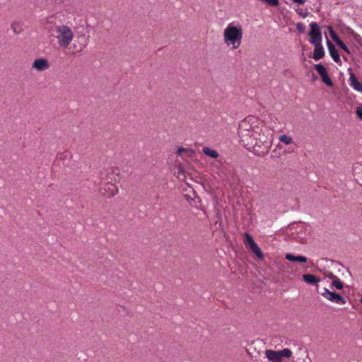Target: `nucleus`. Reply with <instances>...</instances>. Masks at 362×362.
Masks as SVG:
<instances>
[{
  "mask_svg": "<svg viewBox=\"0 0 362 362\" xmlns=\"http://www.w3.org/2000/svg\"><path fill=\"white\" fill-rule=\"evenodd\" d=\"M268 129L255 117L248 116L240 122L238 135L243 144L247 143L251 145L252 140L250 139L257 136L265 130L268 131Z\"/></svg>",
  "mask_w": 362,
  "mask_h": 362,
  "instance_id": "f257e3e1",
  "label": "nucleus"
},
{
  "mask_svg": "<svg viewBox=\"0 0 362 362\" xmlns=\"http://www.w3.org/2000/svg\"><path fill=\"white\" fill-rule=\"evenodd\" d=\"M251 145L247 143L243 144L249 150L252 151L256 156L263 157L266 156L272 144V134L268 129V131H264L257 135V136L252 137Z\"/></svg>",
  "mask_w": 362,
  "mask_h": 362,
  "instance_id": "f03ea898",
  "label": "nucleus"
},
{
  "mask_svg": "<svg viewBox=\"0 0 362 362\" xmlns=\"http://www.w3.org/2000/svg\"><path fill=\"white\" fill-rule=\"evenodd\" d=\"M242 37L243 29L241 26L236 27L231 23L224 30V42L228 46H231L233 49H236L240 46Z\"/></svg>",
  "mask_w": 362,
  "mask_h": 362,
  "instance_id": "7ed1b4c3",
  "label": "nucleus"
},
{
  "mask_svg": "<svg viewBox=\"0 0 362 362\" xmlns=\"http://www.w3.org/2000/svg\"><path fill=\"white\" fill-rule=\"evenodd\" d=\"M55 37L58 40V45L61 47H67L74 37V33L71 29L66 25H61L56 26Z\"/></svg>",
  "mask_w": 362,
  "mask_h": 362,
  "instance_id": "20e7f679",
  "label": "nucleus"
},
{
  "mask_svg": "<svg viewBox=\"0 0 362 362\" xmlns=\"http://www.w3.org/2000/svg\"><path fill=\"white\" fill-rule=\"evenodd\" d=\"M265 356L270 362H282L283 358H290L292 356V351L288 348L279 351L267 349Z\"/></svg>",
  "mask_w": 362,
  "mask_h": 362,
  "instance_id": "39448f33",
  "label": "nucleus"
},
{
  "mask_svg": "<svg viewBox=\"0 0 362 362\" xmlns=\"http://www.w3.org/2000/svg\"><path fill=\"white\" fill-rule=\"evenodd\" d=\"M243 242L246 247H247L252 252H254L259 259H262L264 258V255L262 250L258 247V245H257V243H255L252 236L250 234H249L248 233H245L244 234Z\"/></svg>",
  "mask_w": 362,
  "mask_h": 362,
  "instance_id": "423d86ee",
  "label": "nucleus"
},
{
  "mask_svg": "<svg viewBox=\"0 0 362 362\" xmlns=\"http://www.w3.org/2000/svg\"><path fill=\"white\" fill-rule=\"evenodd\" d=\"M322 296H323L327 300L336 303V304H345L346 303L344 298L339 293L334 291H330L329 289L324 288L322 291L320 292Z\"/></svg>",
  "mask_w": 362,
  "mask_h": 362,
  "instance_id": "0eeeda50",
  "label": "nucleus"
},
{
  "mask_svg": "<svg viewBox=\"0 0 362 362\" xmlns=\"http://www.w3.org/2000/svg\"><path fill=\"white\" fill-rule=\"evenodd\" d=\"M89 42V36L84 34L77 35L75 37L72 48L75 54L81 53L88 45Z\"/></svg>",
  "mask_w": 362,
  "mask_h": 362,
  "instance_id": "6e6552de",
  "label": "nucleus"
},
{
  "mask_svg": "<svg viewBox=\"0 0 362 362\" xmlns=\"http://www.w3.org/2000/svg\"><path fill=\"white\" fill-rule=\"evenodd\" d=\"M310 30L308 33L310 37V42L311 44H316V42H322V32L320 26L315 22H313L310 24Z\"/></svg>",
  "mask_w": 362,
  "mask_h": 362,
  "instance_id": "1a4fd4ad",
  "label": "nucleus"
},
{
  "mask_svg": "<svg viewBox=\"0 0 362 362\" xmlns=\"http://www.w3.org/2000/svg\"><path fill=\"white\" fill-rule=\"evenodd\" d=\"M328 30H329V35H330L332 39L336 42V44L338 46H339L344 52H346L348 54H350L349 49L344 44V42L340 40L339 36L335 33L333 28L332 27H329Z\"/></svg>",
  "mask_w": 362,
  "mask_h": 362,
  "instance_id": "9d476101",
  "label": "nucleus"
},
{
  "mask_svg": "<svg viewBox=\"0 0 362 362\" xmlns=\"http://www.w3.org/2000/svg\"><path fill=\"white\" fill-rule=\"evenodd\" d=\"M32 67L37 71H44L49 67V64L46 59L40 58L34 61Z\"/></svg>",
  "mask_w": 362,
  "mask_h": 362,
  "instance_id": "9b49d317",
  "label": "nucleus"
},
{
  "mask_svg": "<svg viewBox=\"0 0 362 362\" xmlns=\"http://www.w3.org/2000/svg\"><path fill=\"white\" fill-rule=\"evenodd\" d=\"M315 47L313 52V59L315 60H319L324 57L325 56V50L322 45V42H316V44H313Z\"/></svg>",
  "mask_w": 362,
  "mask_h": 362,
  "instance_id": "f8f14e48",
  "label": "nucleus"
},
{
  "mask_svg": "<svg viewBox=\"0 0 362 362\" xmlns=\"http://www.w3.org/2000/svg\"><path fill=\"white\" fill-rule=\"evenodd\" d=\"M327 45L328 47L329 54L331 57L333 59V60L337 63L340 62V57L335 46L329 40H327Z\"/></svg>",
  "mask_w": 362,
  "mask_h": 362,
  "instance_id": "ddd939ff",
  "label": "nucleus"
},
{
  "mask_svg": "<svg viewBox=\"0 0 362 362\" xmlns=\"http://www.w3.org/2000/svg\"><path fill=\"white\" fill-rule=\"evenodd\" d=\"M349 81L351 86L358 92H362V83H360L354 73H350Z\"/></svg>",
  "mask_w": 362,
  "mask_h": 362,
  "instance_id": "4468645a",
  "label": "nucleus"
},
{
  "mask_svg": "<svg viewBox=\"0 0 362 362\" xmlns=\"http://www.w3.org/2000/svg\"><path fill=\"white\" fill-rule=\"evenodd\" d=\"M303 279L310 285H316L320 281V279L314 274H306L303 275Z\"/></svg>",
  "mask_w": 362,
  "mask_h": 362,
  "instance_id": "2eb2a0df",
  "label": "nucleus"
},
{
  "mask_svg": "<svg viewBox=\"0 0 362 362\" xmlns=\"http://www.w3.org/2000/svg\"><path fill=\"white\" fill-rule=\"evenodd\" d=\"M286 259L294 262H303L305 263L307 262V258L304 256L298 255L296 256L293 254L288 253L285 255Z\"/></svg>",
  "mask_w": 362,
  "mask_h": 362,
  "instance_id": "dca6fc26",
  "label": "nucleus"
},
{
  "mask_svg": "<svg viewBox=\"0 0 362 362\" xmlns=\"http://www.w3.org/2000/svg\"><path fill=\"white\" fill-rule=\"evenodd\" d=\"M202 151L206 156L211 158H217L219 156L218 153L216 150L211 149L209 147H204Z\"/></svg>",
  "mask_w": 362,
  "mask_h": 362,
  "instance_id": "f3484780",
  "label": "nucleus"
},
{
  "mask_svg": "<svg viewBox=\"0 0 362 362\" xmlns=\"http://www.w3.org/2000/svg\"><path fill=\"white\" fill-rule=\"evenodd\" d=\"M315 69L321 77L327 73L326 68L322 64H315Z\"/></svg>",
  "mask_w": 362,
  "mask_h": 362,
  "instance_id": "a211bd4d",
  "label": "nucleus"
},
{
  "mask_svg": "<svg viewBox=\"0 0 362 362\" xmlns=\"http://www.w3.org/2000/svg\"><path fill=\"white\" fill-rule=\"evenodd\" d=\"M279 139L281 142L285 144L286 145H289L293 142L292 137L286 134L279 136Z\"/></svg>",
  "mask_w": 362,
  "mask_h": 362,
  "instance_id": "6ab92c4d",
  "label": "nucleus"
},
{
  "mask_svg": "<svg viewBox=\"0 0 362 362\" xmlns=\"http://www.w3.org/2000/svg\"><path fill=\"white\" fill-rule=\"evenodd\" d=\"M332 286L339 290L342 289L344 287L343 282L341 281L338 277L332 281Z\"/></svg>",
  "mask_w": 362,
  "mask_h": 362,
  "instance_id": "aec40b11",
  "label": "nucleus"
},
{
  "mask_svg": "<svg viewBox=\"0 0 362 362\" xmlns=\"http://www.w3.org/2000/svg\"><path fill=\"white\" fill-rule=\"evenodd\" d=\"M322 81L329 87L333 86V83L331 78H329L328 73H327L325 75L322 76Z\"/></svg>",
  "mask_w": 362,
  "mask_h": 362,
  "instance_id": "412c9836",
  "label": "nucleus"
},
{
  "mask_svg": "<svg viewBox=\"0 0 362 362\" xmlns=\"http://www.w3.org/2000/svg\"><path fill=\"white\" fill-rule=\"evenodd\" d=\"M185 152H189L191 153H194V151L192 148H184V147H179L177 150V156H180L182 154V153H185Z\"/></svg>",
  "mask_w": 362,
  "mask_h": 362,
  "instance_id": "4be33fe9",
  "label": "nucleus"
},
{
  "mask_svg": "<svg viewBox=\"0 0 362 362\" xmlns=\"http://www.w3.org/2000/svg\"><path fill=\"white\" fill-rule=\"evenodd\" d=\"M296 28L300 33H303L305 32V26L303 23H298Z\"/></svg>",
  "mask_w": 362,
  "mask_h": 362,
  "instance_id": "5701e85b",
  "label": "nucleus"
},
{
  "mask_svg": "<svg viewBox=\"0 0 362 362\" xmlns=\"http://www.w3.org/2000/svg\"><path fill=\"white\" fill-rule=\"evenodd\" d=\"M108 189H110L112 191L111 195L113 196L115 194L114 189L117 192V187L113 184H107Z\"/></svg>",
  "mask_w": 362,
  "mask_h": 362,
  "instance_id": "b1692460",
  "label": "nucleus"
},
{
  "mask_svg": "<svg viewBox=\"0 0 362 362\" xmlns=\"http://www.w3.org/2000/svg\"><path fill=\"white\" fill-rule=\"evenodd\" d=\"M356 114L361 119H362V107H358L356 108Z\"/></svg>",
  "mask_w": 362,
  "mask_h": 362,
  "instance_id": "393cba45",
  "label": "nucleus"
},
{
  "mask_svg": "<svg viewBox=\"0 0 362 362\" xmlns=\"http://www.w3.org/2000/svg\"><path fill=\"white\" fill-rule=\"evenodd\" d=\"M327 277L329 278V279H332V281L335 280L337 278V276L332 272L327 274Z\"/></svg>",
  "mask_w": 362,
  "mask_h": 362,
  "instance_id": "a878e982",
  "label": "nucleus"
},
{
  "mask_svg": "<svg viewBox=\"0 0 362 362\" xmlns=\"http://www.w3.org/2000/svg\"><path fill=\"white\" fill-rule=\"evenodd\" d=\"M303 362H312L308 354L307 353L306 358L303 360Z\"/></svg>",
  "mask_w": 362,
  "mask_h": 362,
  "instance_id": "bb28decb",
  "label": "nucleus"
},
{
  "mask_svg": "<svg viewBox=\"0 0 362 362\" xmlns=\"http://www.w3.org/2000/svg\"><path fill=\"white\" fill-rule=\"evenodd\" d=\"M293 1L299 4H303L305 2L304 0H293Z\"/></svg>",
  "mask_w": 362,
  "mask_h": 362,
  "instance_id": "cd10ccee",
  "label": "nucleus"
},
{
  "mask_svg": "<svg viewBox=\"0 0 362 362\" xmlns=\"http://www.w3.org/2000/svg\"><path fill=\"white\" fill-rule=\"evenodd\" d=\"M178 173L184 174V170L182 167H180L178 169Z\"/></svg>",
  "mask_w": 362,
  "mask_h": 362,
  "instance_id": "c85d7f7f",
  "label": "nucleus"
},
{
  "mask_svg": "<svg viewBox=\"0 0 362 362\" xmlns=\"http://www.w3.org/2000/svg\"><path fill=\"white\" fill-rule=\"evenodd\" d=\"M301 15V13H300ZM302 16L303 18L306 17L307 16V13H302Z\"/></svg>",
  "mask_w": 362,
  "mask_h": 362,
  "instance_id": "c756f323",
  "label": "nucleus"
},
{
  "mask_svg": "<svg viewBox=\"0 0 362 362\" xmlns=\"http://www.w3.org/2000/svg\"><path fill=\"white\" fill-rule=\"evenodd\" d=\"M301 15V13H300ZM302 16L303 18L306 17L307 16V13H302Z\"/></svg>",
  "mask_w": 362,
  "mask_h": 362,
  "instance_id": "7c9ffc66",
  "label": "nucleus"
},
{
  "mask_svg": "<svg viewBox=\"0 0 362 362\" xmlns=\"http://www.w3.org/2000/svg\"><path fill=\"white\" fill-rule=\"evenodd\" d=\"M360 301H361V303H362V296H361V300H360Z\"/></svg>",
  "mask_w": 362,
  "mask_h": 362,
  "instance_id": "2f4dec72",
  "label": "nucleus"
}]
</instances>
